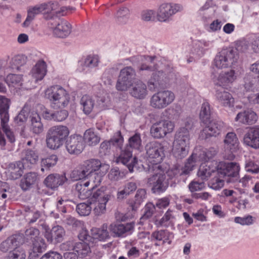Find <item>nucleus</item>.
<instances>
[{
  "mask_svg": "<svg viewBox=\"0 0 259 259\" xmlns=\"http://www.w3.org/2000/svg\"><path fill=\"white\" fill-rule=\"evenodd\" d=\"M45 97L50 101L51 106L54 109L65 107L70 100L67 92L60 85H53L48 88L46 91Z\"/></svg>",
  "mask_w": 259,
  "mask_h": 259,
  "instance_id": "f257e3e1",
  "label": "nucleus"
},
{
  "mask_svg": "<svg viewBox=\"0 0 259 259\" xmlns=\"http://www.w3.org/2000/svg\"><path fill=\"white\" fill-rule=\"evenodd\" d=\"M146 155L148 160L152 163L149 165V170H158L161 166L159 163L165 157L164 147L159 142L151 141L145 146Z\"/></svg>",
  "mask_w": 259,
  "mask_h": 259,
  "instance_id": "f03ea898",
  "label": "nucleus"
},
{
  "mask_svg": "<svg viewBox=\"0 0 259 259\" xmlns=\"http://www.w3.org/2000/svg\"><path fill=\"white\" fill-rule=\"evenodd\" d=\"M69 134L66 126L56 125L48 130L46 136L47 147L51 149H57L63 145Z\"/></svg>",
  "mask_w": 259,
  "mask_h": 259,
  "instance_id": "7ed1b4c3",
  "label": "nucleus"
},
{
  "mask_svg": "<svg viewBox=\"0 0 259 259\" xmlns=\"http://www.w3.org/2000/svg\"><path fill=\"white\" fill-rule=\"evenodd\" d=\"M239 58L237 51L232 48L222 50L215 57L214 65L219 69L230 67Z\"/></svg>",
  "mask_w": 259,
  "mask_h": 259,
  "instance_id": "20e7f679",
  "label": "nucleus"
},
{
  "mask_svg": "<svg viewBox=\"0 0 259 259\" xmlns=\"http://www.w3.org/2000/svg\"><path fill=\"white\" fill-rule=\"evenodd\" d=\"M153 174L147 179V184L151 187V191L154 193H161L165 192L168 187L169 183L166 179L165 175L161 170H149Z\"/></svg>",
  "mask_w": 259,
  "mask_h": 259,
  "instance_id": "39448f33",
  "label": "nucleus"
},
{
  "mask_svg": "<svg viewBox=\"0 0 259 259\" xmlns=\"http://www.w3.org/2000/svg\"><path fill=\"white\" fill-rule=\"evenodd\" d=\"M217 154V151L214 148L202 150L199 153H193L187 159L181 174L188 175L192 171L197 161H207Z\"/></svg>",
  "mask_w": 259,
  "mask_h": 259,
  "instance_id": "423d86ee",
  "label": "nucleus"
},
{
  "mask_svg": "<svg viewBox=\"0 0 259 259\" xmlns=\"http://www.w3.org/2000/svg\"><path fill=\"white\" fill-rule=\"evenodd\" d=\"M175 98V94L169 90L160 91L151 98L150 105L155 109H163L170 105Z\"/></svg>",
  "mask_w": 259,
  "mask_h": 259,
  "instance_id": "0eeeda50",
  "label": "nucleus"
},
{
  "mask_svg": "<svg viewBox=\"0 0 259 259\" xmlns=\"http://www.w3.org/2000/svg\"><path fill=\"white\" fill-rule=\"evenodd\" d=\"M136 75L135 70L131 66L122 69L116 84V89L119 91H127L135 82Z\"/></svg>",
  "mask_w": 259,
  "mask_h": 259,
  "instance_id": "6e6552de",
  "label": "nucleus"
},
{
  "mask_svg": "<svg viewBox=\"0 0 259 259\" xmlns=\"http://www.w3.org/2000/svg\"><path fill=\"white\" fill-rule=\"evenodd\" d=\"M239 170V165L236 162H222L218 166L217 175L224 177L227 182H231L237 180Z\"/></svg>",
  "mask_w": 259,
  "mask_h": 259,
  "instance_id": "1a4fd4ad",
  "label": "nucleus"
},
{
  "mask_svg": "<svg viewBox=\"0 0 259 259\" xmlns=\"http://www.w3.org/2000/svg\"><path fill=\"white\" fill-rule=\"evenodd\" d=\"M174 122L169 120L162 119L153 123L150 128V134L154 139H160L167 134L172 132Z\"/></svg>",
  "mask_w": 259,
  "mask_h": 259,
  "instance_id": "9d476101",
  "label": "nucleus"
},
{
  "mask_svg": "<svg viewBox=\"0 0 259 259\" xmlns=\"http://www.w3.org/2000/svg\"><path fill=\"white\" fill-rule=\"evenodd\" d=\"M182 6L178 4L162 3L159 6L156 11V17L159 22H166L178 12L182 11Z\"/></svg>",
  "mask_w": 259,
  "mask_h": 259,
  "instance_id": "9b49d317",
  "label": "nucleus"
},
{
  "mask_svg": "<svg viewBox=\"0 0 259 259\" xmlns=\"http://www.w3.org/2000/svg\"><path fill=\"white\" fill-rule=\"evenodd\" d=\"M112 197L110 193H104L100 189L93 194V199L95 200L93 211L96 215L99 216L106 212V204Z\"/></svg>",
  "mask_w": 259,
  "mask_h": 259,
  "instance_id": "f8f14e48",
  "label": "nucleus"
},
{
  "mask_svg": "<svg viewBox=\"0 0 259 259\" xmlns=\"http://www.w3.org/2000/svg\"><path fill=\"white\" fill-rule=\"evenodd\" d=\"M42 13L46 14V19L50 21L56 19L59 16L64 15V12L67 10L66 7L59 8V4L56 1H50L47 3L40 4Z\"/></svg>",
  "mask_w": 259,
  "mask_h": 259,
  "instance_id": "ddd939ff",
  "label": "nucleus"
},
{
  "mask_svg": "<svg viewBox=\"0 0 259 259\" xmlns=\"http://www.w3.org/2000/svg\"><path fill=\"white\" fill-rule=\"evenodd\" d=\"M49 24L53 30V34L57 37L65 38L71 32L70 24L66 20L60 19L59 17H56V19L50 21Z\"/></svg>",
  "mask_w": 259,
  "mask_h": 259,
  "instance_id": "4468645a",
  "label": "nucleus"
},
{
  "mask_svg": "<svg viewBox=\"0 0 259 259\" xmlns=\"http://www.w3.org/2000/svg\"><path fill=\"white\" fill-rule=\"evenodd\" d=\"M84 148L83 138L79 135H71L66 141V148L71 154H79Z\"/></svg>",
  "mask_w": 259,
  "mask_h": 259,
  "instance_id": "2eb2a0df",
  "label": "nucleus"
},
{
  "mask_svg": "<svg viewBox=\"0 0 259 259\" xmlns=\"http://www.w3.org/2000/svg\"><path fill=\"white\" fill-rule=\"evenodd\" d=\"M116 162L117 163L125 165L130 172H133V168L138 161L136 157H133L132 150L128 147H125L121 150L119 156L116 158Z\"/></svg>",
  "mask_w": 259,
  "mask_h": 259,
  "instance_id": "dca6fc26",
  "label": "nucleus"
},
{
  "mask_svg": "<svg viewBox=\"0 0 259 259\" xmlns=\"http://www.w3.org/2000/svg\"><path fill=\"white\" fill-rule=\"evenodd\" d=\"M65 234L64 228L57 225L53 227L50 230H46L44 236L48 242L56 244L63 240Z\"/></svg>",
  "mask_w": 259,
  "mask_h": 259,
  "instance_id": "f3484780",
  "label": "nucleus"
},
{
  "mask_svg": "<svg viewBox=\"0 0 259 259\" xmlns=\"http://www.w3.org/2000/svg\"><path fill=\"white\" fill-rule=\"evenodd\" d=\"M206 126L203 128L201 133V136L203 138L205 135V138L210 137H216L219 135L224 126V123L222 121L217 120H211Z\"/></svg>",
  "mask_w": 259,
  "mask_h": 259,
  "instance_id": "a211bd4d",
  "label": "nucleus"
},
{
  "mask_svg": "<svg viewBox=\"0 0 259 259\" xmlns=\"http://www.w3.org/2000/svg\"><path fill=\"white\" fill-rule=\"evenodd\" d=\"M243 141L245 145L253 149L259 148V128L249 127L244 134Z\"/></svg>",
  "mask_w": 259,
  "mask_h": 259,
  "instance_id": "6ab92c4d",
  "label": "nucleus"
},
{
  "mask_svg": "<svg viewBox=\"0 0 259 259\" xmlns=\"http://www.w3.org/2000/svg\"><path fill=\"white\" fill-rule=\"evenodd\" d=\"M134 226V222L125 224L115 223L111 224L110 225L109 229L114 237H120L125 236L127 233L133 230Z\"/></svg>",
  "mask_w": 259,
  "mask_h": 259,
  "instance_id": "aec40b11",
  "label": "nucleus"
},
{
  "mask_svg": "<svg viewBox=\"0 0 259 259\" xmlns=\"http://www.w3.org/2000/svg\"><path fill=\"white\" fill-rule=\"evenodd\" d=\"M130 94L137 99H144L148 95L147 85L140 80L135 81L130 87Z\"/></svg>",
  "mask_w": 259,
  "mask_h": 259,
  "instance_id": "412c9836",
  "label": "nucleus"
},
{
  "mask_svg": "<svg viewBox=\"0 0 259 259\" xmlns=\"http://www.w3.org/2000/svg\"><path fill=\"white\" fill-rule=\"evenodd\" d=\"M236 78L235 71L234 70H231L229 71L221 73L214 82L216 85L226 88L231 84Z\"/></svg>",
  "mask_w": 259,
  "mask_h": 259,
  "instance_id": "4be33fe9",
  "label": "nucleus"
},
{
  "mask_svg": "<svg viewBox=\"0 0 259 259\" xmlns=\"http://www.w3.org/2000/svg\"><path fill=\"white\" fill-rule=\"evenodd\" d=\"M67 180L65 175L53 174L49 175L44 180V184L52 189H55L62 185Z\"/></svg>",
  "mask_w": 259,
  "mask_h": 259,
  "instance_id": "5701e85b",
  "label": "nucleus"
},
{
  "mask_svg": "<svg viewBox=\"0 0 259 259\" xmlns=\"http://www.w3.org/2000/svg\"><path fill=\"white\" fill-rule=\"evenodd\" d=\"M257 119L256 114L250 109L238 113L235 118L236 121L246 124H254L257 121Z\"/></svg>",
  "mask_w": 259,
  "mask_h": 259,
  "instance_id": "b1692460",
  "label": "nucleus"
},
{
  "mask_svg": "<svg viewBox=\"0 0 259 259\" xmlns=\"http://www.w3.org/2000/svg\"><path fill=\"white\" fill-rule=\"evenodd\" d=\"M47 72V65L43 60H39L32 68L31 71V75L36 82L41 80L45 76Z\"/></svg>",
  "mask_w": 259,
  "mask_h": 259,
  "instance_id": "393cba45",
  "label": "nucleus"
},
{
  "mask_svg": "<svg viewBox=\"0 0 259 259\" xmlns=\"http://www.w3.org/2000/svg\"><path fill=\"white\" fill-rule=\"evenodd\" d=\"M224 144L225 150L231 153L236 152L238 149L239 141L234 133L230 132L226 135Z\"/></svg>",
  "mask_w": 259,
  "mask_h": 259,
  "instance_id": "a878e982",
  "label": "nucleus"
},
{
  "mask_svg": "<svg viewBox=\"0 0 259 259\" xmlns=\"http://www.w3.org/2000/svg\"><path fill=\"white\" fill-rule=\"evenodd\" d=\"M24 165L22 161H18L9 164L8 171L10 179L16 180L23 174Z\"/></svg>",
  "mask_w": 259,
  "mask_h": 259,
  "instance_id": "bb28decb",
  "label": "nucleus"
},
{
  "mask_svg": "<svg viewBox=\"0 0 259 259\" xmlns=\"http://www.w3.org/2000/svg\"><path fill=\"white\" fill-rule=\"evenodd\" d=\"M166 82L163 80L162 72H158L153 74L148 83V87L150 91H154L157 89L163 87Z\"/></svg>",
  "mask_w": 259,
  "mask_h": 259,
  "instance_id": "cd10ccee",
  "label": "nucleus"
},
{
  "mask_svg": "<svg viewBox=\"0 0 259 259\" xmlns=\"http://www.w3.org/2000/svg\"><path fill=\"white\" fill-rule=\"evenodd\" d=\"M215 96L218 101L222 106L229 108L233 106L234 99L228 92L217 91Z\"/></svg>",
  "mask_w": 259,
  "mask_h": 259,
  "instance_id": "c85d7f7f",
  "label": "nucleus"
},
{
  "mask_svg": "<svg viewBox=\"0 0 259 259\" xmlns=\"http://www.w3.org/2000/svg\"><path fill=\"white\" fill-rule=\"evenodd\" d=\"M18 239V237L14 235L8 237L1 243L0 250L3 252L8 251L9 252L16 249L20 248V247H18L19 245Z\"/></svg>",
  "mask_w": 259,
  "mask_h": 259,
  "instance_id": "c756f323",
  "label": "nucleus"
},
{
  "mask_svg": "<svg viewBox=\"0 0 259 259\" xmlns=\"http://www.w3.org/2000/svg\"><path fill=\"white\" fill-rule=\"evenodd\" d=\"M212 109L208 102H203L201 107L199 113V117L201 121L204 124L210 122L212 118Z\"/></svg>",
  "mask_w": 259,
  "mask_h": 259,
  "instance_id": "7c9ffc66",
  "label": "nucleus"
},
{
  "mask_svg": "<svg viewBox=\"0 0 259 259\" xmlns=\"http://www.w3.org/2000/svg\"><path fill=\"white\" fill-rule=\"evenodd\" d=\"M190 140V134L185 127H181L175 135L174 144L179 145L188 146Z\"/></svg>",
  "mask_w": 259,
  "mask_h": 259,
  "instance_id": "2f4dec72",
  "label": "nucleus"
},
{
  "mask_svg": "<svg viewBox=\"0 0 259 259\" xmlns=\"http://www.w3.org/2000/svg\"><path fill=\"white\" fill-rule=\"evenodd\" d=\"M11 101L5 96L0 95V118L1 121L9 120V110Z\"/></svg>",
  "mask_w": 259,
  "mask_h": 259,
  "instance_id": "473e14b6",
  "label": "nucleus"
},
{
  "mask_svg": "<svg viewBox=\"0 0 259 259\" xmlns=\"http://www.w3.org/2000/svg\"><path fill=\"white\" fill-rule=\"evenodd\" d=\"M81 165L82 166L88 176L93 174L99 169L101 166V162L96 159H91L84 161Z\"/></svg>",
  "mask_w": 259,
  "mask_h": 259,
  "instance_id": "72a5a7b5",
  "label": "nucleus"
},
{
  "mask_svg": "<svg viewBox=\"0 0 259 259\" xmlns=\"http://www.w3.org/2000/svg\"><path fill=\"white\" fill-rule=\"evenodd\" d=\"M30 131L36 135L42 133L44 130V126L39 115L37 113H32L30 116Z\"/></svg>",
  "mask_w": 259,
  "mask_h": 259,
  "instance_id": "f704fd0d",
  "label": "nucleus"
},
{
  "mask_svg": "<svg viewBox=\"0 0 259 259\" xmlns=\"http://www.w3.org/2000/svg\"><path fill=\"white\" fill-rule=\"evenodd\" d=\"M38 179L37 174L34 172L26 174L21 180V188L25 191L30 189L36 182Z\"/></svg>",
  "mask_w": 259,
  "mask_h": 259,
  "instance_id": "c9c22d12",
  "label": "nucleus"
},
{
  "mask_svg": "<svg viewBox=\"0 0 259 259\" xmlns=\"http://www.w3.org/2000/svg\"><path fill=\"white\" fill-rule=\"evenodd\" d=\"M137 188V185L135 182H128L126 183L124 185L123 190L118 191L117 194V199L119 200H123L133 193Z\"/></svg>",
  "mask_w": 259,
  "mask_h": 259,
  "instance_id": "e433bc0d",
  "label": "nucleus"
},
{
  "mask_svg": "<svg viewBox=\"0 0 259 259\" xmlns=\"http://www.w3.org/2000/svg\"><path fill=\"white\" fill-rule=\"evenodd\" d=\"M108 225L104 224L101 228H93L91 230L93 238L100 241L105 240L109 238V232L107 231Z\"/></svg>",
  "mask_w": 259,
  "mask_h": 259,
  "instance_id": "4c0bfd02",
  "label": "nucleus"
},
{
  "mask_svg": "<svg viewBox=\"0 0 259 259\" xmlns=\"http://www.w3.org/2000/svg\"><path fill=\"white\" fill-rule=\"evenodd\" d=\"M83 112L85 114H89L93 110L95 106V100L91 96L84 95L80 100Z\"/></svg>",
  "mask_w": 259,
  "mask_h": 259,
  "instance_id": "58836bf2",
  "label": "nucleus"
},
{
  "mask_svg": "<svg viewBox=\"0 0 259 259\" xmlns=\"http://www.w3.org/2000/svg\"><path fill=\"white\" fill-rule=\"evenodd\" d=\"M147 197L146 191L144 189H139L137 190L134 200L130 203V206L133 210H136Z\"/></svg>",
  "mask_w": 259,
  "mask_h": 259,
  "instance_id": "ea45409f",
  "label": "nucleus"
},
{
  "mask_svg": "<svg viewBox=\"0 0 259 259\" xmlns=\"http://www.w3.org/2000/svg\"><path fill=\"white\" fill-rule=\"evenodd\" d=\"M42 13L40 4H38L34 7H30L27 10V16L25 21L23 23V26L27 27L29 26L30 22L34 19L36 15Z\"/></svg>",
  "mask_w": 259,
  "mask_h": 259,
  "instance_id": "a19ab883",
  "label": "nucleus"
},
{
  "mask_svg": "<svg viewBox=\"0 0 259 259\" xmlns=\"http://www.w3.org/2000/svg\"><path fill=\"white\" fill-rule=\"evenodd\" d=\"M83 139L90 146H95L100 141V136L92 128L88 129L85 132Z\"/></svg>",
  "mask_w": 259,
  "mask_h": 259,
  "instance_id": "79ce46f5",
  "label": "nucleus"
},
{
  "mask_svg": "<svg viewBox=\"0 0 259 259\" xmlns=\"http://www.w3.org/2000/svg\"><path fill=\"white\" fill-rule=\"evenodd\" d=\"M25 218L30 224L35 223L42 216V213L40 211L34 209H31L28 207L25 208Z\"/></svg>",
  "mask_w": 259,
  "mask_h": 259,
  "instance_id": "37998d69",
  "label": "nucleus"
},
{
  "mask_svg": "<svg viewBox=\"0 0 259 259\" xmlns=\"http://www.w3.org/2000/svg\"><path fill=\"white\" fill-rule=\"evenodd\" d=\"M58 158L56 155H51L46 158L41 159L40 162L41 171L48 170L54 167L57 163Z\"/></svg>",
  "mask_w": 259,
  "mask_h": 259,
  "instance_id": "c03bdc74",
  "label": "nucleus"
},
{
  "mask_svg": "<svg viewBox=\"0 0 259 259\" xmlns=\"http://www.w3.org/2000/svg\"><path fill=\"white\" fill-rule=\"evenodd\" d=\"M125 147L132 150H139L142 147L141 135L139 133H135L128 140V144Z\"/></svg>",
  "mask_w": 259,
  "mask_h": 259,
  "instance_id": "a18cd8bd",
  "label": "nucleus"
},
{
  "mask_svg": "<svg viewBox=\"0 0 259 259\" xmlns=\"http://www.w3.org/2000/svg\"><path fill=\"white\" fill-rule=\"evenodd\" d=\"M189 147L187 145H179L174 144L172 153L177 159H182L185 157L188 153Z\"/></svg>",
  "mask_w": 259,
  "mask_h": 259,
  "instance_id": "49530a36",
  "label": "nucleus"
},
{
  "mask_svg": "<svg viewBox=\"0 0 259 259\" xmlns=\"http://www.w3.org/2000/svg\"><path fill=\"white\" fill-rule=\"evenodd\" d=\"M76 190L77 191L78 197L81 199H85L92 196L93 198V194L96 192H93L94 190H92L91 187L86 188L78 183L76 185Z\"/></svg>",
  "mask_w": 259,
  "mask_h": 259,
  "instance_id": "de8ad7c7",
  "label": "nucleus"
},
{
  "mask_svg": "<svg viewBox=\"0 0 259 259\" xmlns=\"http://www.w3.org/2000/svg\"><path fill=\"white\" fill-rule=\"evenodd\" d=\"M78 255L81 257L87 256L91 252V248L89 244L85 241L76 242L75 244V250Z\"/></svg>",
  "mask_w": 259,
  "mask_h": 259,
  "instance_id": "09e8293b",
  "label": "nucleus"
},
{
  "mask_svg": "<svg viewBox=\"0 0 259 259\" xmlns=\"http://www.w3.org/2000/svg\"><path fill=\"white\" fill-rule=\"evenodd\" d=\"M26 57L22 55H18L13 57L10 63V67L13 70H19L20 67L25 64Z\"/></svg>",
  "mask_w": 259,
  "mask_h": 259,
  "instance_id": "8fccbe9b",
  "label": "nucleus"
},
{
  "mask_svg": "<svg viewBox=\"0 0 259 259\" xmlns=\"http://www.w3.org/2000/svg\"><path fill=\"white\" fill-rule=\"evenodd\" d=\"M130 16V10L126 7H122L117 12L115 15L116 22L120 24L127 22Z\"/></svg>",
  "mask_w": 259,
  "mask_h": 259,
  "instance_id": "3c124183",
  "label": "nucleus"
},
{
  "mask_svg": "<svg viewBox=\"0 0 259 259\" xmlns=\"http://www.w3.org/2000/svg\"><path fill=\"white\" fill-rule=\"evenodd\" d=\"M32 251L34 253H42L44 252L47 249V244L45 240L39 237L36 238L32 242Z\"/></svg>",
  "mask_w": 259,
  "mask_h": 259,
  "instance_id": "603ef678",
  "label": "nucleus"
},
{
  "mask_svg": "<svg viewBox=\"0 0 259 259\" xmlns=\"http://www.w3.org/2000/svg\"><path fill=\"white\" fill-rule=\"evenodd\" d=\"M88 176L81 164L73 169L70 174V177L73 181L83 179L88 177Z\"/></svg>",
  "mask_w": 259,
  "mask_h": 259,
  "instance_id": "864d4df0",
  "label": "nucleus"
},
{
  "mask_svg": "<svg viewBox=\"0 0 259 259\" xmlns=\"http://www.w3.org/2000/svg\"><path fill=\"white\" fill-rule=\"evenodd\" d=\"M29 110V106L27 104H25L18 115L15 117V121L20 124L25 122L27 119Z\"/></svg>",
  "mask_w": 259,
  "mask_h": 259,
  "instance_id": "5fc2aeb1",
  "label": "nucleus"
},
{
  "mask_svg": "<svg viewBox=\"0 0 259 259\" xmlns=\"http://www.w3.org/2000/svg\"><path fill=\"white\" fill-rule=\"evenodd\" d=\"M26 253L22 248L10 251L5 257V259H25Z\"/></svg>",
  "mask_w": 259,
  "mask_h": 259,
  "instance_id": "6e6d98bb",
  "label": "nucleus"
},
{
  "mask_svg": "<svg viewBox=\"0 0 259 259\" xmlns=\"http://www.w3.org/2000/svg\"><path fill=\"white\" fill-rule=\"evenodd\" d=\"M91 203H80L76 205V210L81 216L89 215L92 210Z\"/></svg>",
  "mask_w": 259,
  "mask_h": 259,
  "instance_id": "4d7b16f0",
  "label": "nucleus"
},
{
  "mask_svg": "<svg viewBox=\"0 0 259 259\" xmlns=\"http://www.w3.org/2000/svg\"><path fill=\"white\" fill-rule=\"evenodd\" d=\"M9 120H2L1 121L0 126L2 130L6 134L7 138L11 143H13L15 141V138L13 133L11 131L8 122Z\"/></svg>",
  "mask_w": 259,
  "mask_h": 259,
  "instance_id": "13d9d810",
  "label": "nucleus"
},
{
  "mask_svg": "<svg viewBox=\"0 0 259 259\" xmlns=\"http://www.w3.org/2000/svg\"><path fill=\"white\" fill-rule=\"evenodd\" d=\"M99 59L97 56H89L84 61L79 62L80 65L82 66V70L84 69V67H94L98 65Z\"/></svg>",
  "mask_w": 259,
  "mask_h": 259,
  "instance_id": "bf43d9fd",
  "label": "nucleus"
},
{
  "mask_svg": "<svg viewBox=\"0 0 259 259\" xmlns=\"http://www.w3.org/2000/svg\"><path fill=\"white\" fill-rule=\"evenodd\" d=\"M39 231L37 229L34 228H30L27 229L24 233V239L28 242L29 240H31L32 242L34 240H35L36 238H39L38 236Z\"/></svg>",
  "mask_w": 259,
  "mask_h": 259,
  "instance_id": "052dcab7",
  "label": "nucleus"
},
{
  "mask_svg": "<svg viewBox=\"0 0 259 259\" xmlns=\"http://www.w3.org/2000/svg\"><path fill=\"white\" fill-rule=\"evenodd\" d=\"M211 172L212 170L209 166L202 164L200 166L197 176L202 180H206L210 177Z\"/></svg>",
  "mask_w": 259,
  "mask_h": 259,
  "instance_id": "680f3d73",
  "label": "nucleus"
},
{
  "mask_svg": "<svg viewBox=\"0 0 259 259\" xmlns=\"http://www.w3.org/2000/svg\"><path fill=\"white\" fill-rule=\"evenodd\" d=\"M7 82L10 85L12 84L13 86L22 85V76L21 75L15 74H10L6 78Z\"/></svg>",
  "mask_w": 259,
  "mask_h": 259,
  "instance_id": "e2e57ef3",
  "label": "nucleus"
},
{
  "mask_svg": "<svg viewBox=\"0 0 259 259\" xmlns=\"http://www.w3.org/2000/svg\"><path fill=\"white\" fill-rule=\"evenodd\" d=\"M226 179L224 177L218 176L214 177L210 182L209 185L210 187L214 190H218L222 188L224 185V181Z\"/></svg>",
  "mask_w": 259,
  "mask_h": 259,
  "instance_id": "0e129e2a",
  "label": "nucleus"
},
{
  "mask_svg": "<svg viewBox=\"0 0 259 259\" xmlns=\"http://www.w3.org/2000/svg\"><path fill=\"white\" fill-rule=\"evenodd\" d=\"M109 142L110 143L111 145L117 146L121 149L123 143V138L121 134L120 131L117 132Z\"/></svg>",
  "mask_w": 259,
  "mask_h": 259,
  "instance_id": "69168bd1",
  "label": "nucleus"
},
{
  "mask_svg": "<svg viewBox=\"0 0 259 259\" xmlns=\"http://www.w3.org/2000/svg\"><path fill=\"white\" fill-rule=\"evenodd\" d=\"M25 159L31 164H35L38 160V153L34 150L28 149L26 151Z\"/></svg>",
  "mask_w": 259,
  "mask_h": 259,
  "instance_id": "338daca9",
  "label": "nucleus"
},
{
  "mask_svg": "<svg viewBox=\"0 0 259 259\" xmlns=\"http://www.w3.org/2000/svg\"><path fill=\"white\" fill-rule=\"evenodd\" d=\"M245 169L247 172L252 174L259 173V166L254 161L250 160L245 161Z\"/></svg>",
  "mask_w": 259,
  "mask_h": 259,
  "instance_id": "774afa93",
  "label": "nucleus"
}]
</instances>
